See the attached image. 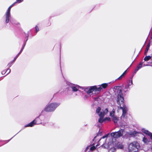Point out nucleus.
<instances>
[{"label": "nucleus", "instance_id": "4c0bfd02", "mask_svg": "<svg viewBox=\"0 0 152 152\" xmlns=\"http://www.w3.org/2000/svg\"><path fill=\"white\" fill-rule=\"evenodd\" d=\"M96 137H95L94 138V140H95V139L96 138Z\"/></svg>", "mask_w": 152, "mask_h": 152}, {"label": "nucleus", "instance_id": "f03ea898", "mask_svg": "<svg viewBox=\"0 0 152 152\" xmlns=\"http://www.w3.org/2000/svg\"><path fill=\"white\" fill-rule=\"evenodd\" d=\"M101 109L99 107H98L96 110V113L98 114L99 117V118L98 120V122L100 123H102L104 121L107 120L108 121H110V119L109 117H106L104 118H103L105 115L107 114L108 112V110L107 108H105L102 110L101 111Z\"/></svg>", "mask_w": 152, "mask_h": 152}, {"label": "nucleus", "instance_id": "c9c22d12", "mask_svg": "<svg viewBox=\"0 0 152 152\" xmlns=\"http://www.w3.org/2000/svg\"><path fill=\"white\" fill-rule=\"evenodd\" d=\"M22 52H20H20H19V53L17 54L18 55V56H19L20 54V53Z\"/></svg>", "mask_w": 152, "mask_h": 152}, {"label": "nucleus", "instance_id": "cd10ccee", "mask_svg": "<svg viewBox=\"0 0 152 152\" xmlns=\"http://www.w3.org/2000/svg\"><path fill=\"white\" fill-rule=\"evenodd\" d=\"M11 72V69H7V71H6V72L7 73V75L8 74H9Z\"/></svg>", "mask_w": 152, "mask_h": 152}, {"label": "nucleus", "instance_id": "e433bc0d", "mask_svg": "<svg viewBox=\"0 0 152 152\" xmlns=\"http://www.w3.org/2000/svg\"><path fill=\"white\" fill-rule=\"evenodd\" d=\"M22 52H20H20H19V53L17 54L18 55V56H19L20 54V53Z\"/></svg>", "mask_w": 152, "mask_h": 152}, {"label": "nucleus", "instance_id": "473e14b6", "mask_svg": "<svg viewBox=\"0 0 152 152\" xmlns=\"http://www.w3.org/2000/svg\"><path fill=\"white\" fill-rule=\"evenodd\" d=\"M25 45H24L22 47L21 50H20V52H22L23 51L24 48V47H25Z\"/></svg>", "mask_w": 152, "mask_h": 152}, {"label": "nucleus", "instance_id": "c85d7f7f", "mask_svg": "<svg viewBox=\"0 0 152 152\" xmlns=\"http://www.w3.org/2000/svg\"><path fill=\"white\" fill-rule=\"evenodd\" d=\"M150 44L148 43V44L147 46L146 47V49H147V50H148V49H149V48L150 47Z\"/></svg>", "mask_w": 152, "mask_h": 152}, {"label": "nucleus", "instance_id": "9b49d317", "mask_svg": "<svg viewBox=\"0 0 152 152\" xmlns=\"http://www.w3.org/2000/svg\"><path fill=\"white\" fill-rule=\"evenodd\" d=\"M142 131L144 133L149 136L150 137L151 139L152 140V133H151L148 130H146L144 128L142 129Z\"/></svg>", "mask_w": 152, "mask_h": 152}, {"label": "nucleus", "instance_id": "20e7f679", "mask_svg": "<svg viewBox=\"0 0 152 152\" xmlns=\"http://www.w3.org/2000/svg\"><path fill=\"white\" fill-rule=\"evenodd\" d=\"M107 134L105 136H103L99 141V143L101 145L102 147L105 148H110L111 145H109V143L110 142V139H107ZM111 146H112L111 145Z\"/></svg>", "mask_w": 152, "mask_h": 152}, {"label": "nucleus", "instance_id": "bb28decb", "mask_svg": "<svg viewBox=\"0 0 152 152\" xmlns=\"http://www.w3.org/2000/svg\"><path fill=\"white\" fill-rule=\"evenodd\" d=\"M35 29L36 32L37 33L39 31V28L37 26H36L35 27Z\"/></svg>", "mask_w": 152, "mask_h": 152}, {"label": "nucleus", "instance_id": "2f4dec72", "mask_svg": "<svg viewBox=\"0 0 152 152\" xmlns=\"http://www.w3.org/2000/svg\"><path fill=\"white\" fill-rule=\"evenodd\" d=\"M6 72V71L5 70H4L1 73L2 75H4L5 73Z\"/></svg>", "mask_w": 152, "mask_h": 152}, {"label": "nucleus", "instance_id": "dca6fc26", "mask_svg": "<svg viewBox=\"0 0 152 152\" xmlns=\"http://www.w3.org/2000/svg\"><path fill=\"white\" fill-rule=\"evenodd\" d=\"M137 133H138V132L136 131H133L129 132V134L132 137H133L135 136Z\"/></svg>", "mask_w": 152, "mask_h": 152}, {"label": "nucleus", "instance_id": "5701e85b", "mask_svg": "<svg viewBox=\"0 0 152 152\" xmlns=\"http://www.w3.org/2000/svg\"><path fill=\"white\" fill-rule=\"evenodd\" d=\"M127 71V70H126L123 73V74L118 78V79H120L122 77L124 76V75L125 74L126 72Z\"/></svg>", "mask_w": 152, "mask_h": 152}, {"label": "nucleus", "instance_id": "1a4fd4ad", "mask_svg": "<svg viewBox=\"0 0 152 152\" xmlns=\"http://www.w3.org/2000/svg\"><path fill=\"white\" fill-rule=\"evenodd\" d=\"M13 5L14 4H13L9 7L5 13V21L7 23H8L9 21L10 18V12L11 9Z\"/></svg>", "mask_w": 152, "mask_h": 152}, {"label": "nucleus", "instance_id": "72a5a7b5", "mask_svg": "<svg viewBox=\"0 0 152 152\" xmlns=\"http://www.w3.org/2000/svg\"><path fill=\"white\" fill-rule=\"evenodd\" d=\"M148 50H147V49H146V50H145V55H146V54L147 53Z\"/></svg>", "mask_w": 152, "mask_h": 152}, {"label": "nucleus", "instance_id": "412c9836", "mask_svg": "<svg viewBox=\"0 0 152 152\" xmlns=\"http://www.w3.org/2000/svg\"><path fill=\"white\" fill-rule=\"evenodd\" d=\"M96 149V147L94 146H90V149L91 151H93Z\"/></svg>", "mask_w": 152, "mask_h": 152}, {"label": "nucleus", "instance_id": "b1692460", "mask_svg": "<svg viewBox=\"0 0 152 152\" xmlns=\"http://www.w3.org/2000/svg\"><path fill=\"white\" fill-rule=\"evenodd\" d=\"M142 62H141L138 65H137V68H138L140 69V68L142 67Z\"/></svg>", "mask_w": 152, "mask_h": 152}, {"label": "nucleus", "instance_id": "39448f33", "mask_svg": "<svg viewBox=\"0 0 152 152\" xmlns=\"http://www.w3.org/2000/svg\"><path fill=\"white\" fill-rule=\"evenodd\" d=\"M60 103L59 102L52 103L48 104L45 107L44 110L48 112L53 111L59 106Z\"/></svg>", "mask_w": 152, "mask_h": 152}, {"label": "nucleus", "instance_id": "7ed1b4c3", "mask_svg": "<svg viewBox=\"0 0 152 152\" xmlns=\"http://www.w3.org/2000/svg\"><path fill=\"white\" fill-rule=\"evenodd\" d=\"M124 132V129H121L118 132L111 133L110 135L109 134H108L107 139H110V142L109 143V145H113L114 140H115V138H117L122 136Z\"/></svg>", "mask_w": 152, "mask_h": 152}, {"label": "nucleus", "instance_id": "f8f14e48", "mask_svg": "<svg viewBox=\"0 0 152 152\" xmlns=\"http://www.w3.org/2000/svg\"><path fill=\"white\" fill-rule=\"evenodd\" d=\"M108 86V83H104L102 84L101 85H98L97 86V88L100 87L101 88L100 90H99V91H101L102 90V88H105L107 87Z\"/></svg>", "mask_w": 152, "mask_h": 152}, {"label": "nucleus", "instance_id": "a211bd4d", "mask_svg": "<svg viewBox=\"0 0 152 152\" xmlns=\"http://www.w3.org/2000/svg\"><path fill=\"white\" fill-rule=\"evenodd\" d=\"M132 80H130L128 83V85L125 87V88H129V86H131L132 84Z\"/></svg>", "mask_w": 152, "mask_h": 152}, {"label": "nucleus", "instance_id": "9d476101", "mask_svg": "<svg viewBox=\"0 0 152 152\" xmlns=\"http://www.w3.org/2000/svg\"><path fill=\"white\" fill-rule=\"evenodd\" d=\"M38 119V118H36L34 120L31 121L30 123L25 126V127H32L36 124H40V122H38L37 120Z\"/></svg>", "mask_w": 152, "mask_h": 152}, {"label": "nucleus", "instance_id": "f704fd0d", "mask_svg": "<svg viewBox=\"0 0 152 152\" xmlns=\"http://www.w3.org/2000/svg\"><path fill=\"white\" fill-rule=\"evenodd\" d=\"M88 149H90V146H88L86 148V151H87Z\"/></svg>", "mask_w": 152, "mask_h": 152}, {"label": "nucleus", "instance_id": "2eb2a0df", "mask_svg": "<svg viewBox=\"0 0 152 152\" xmlns=\"http://www.w3.org/2000/svg\"><path fill=\"white\" fill-rule=\"evenodd\" d=\"M142 141L144 143L146 144H148L150 142L149 140L145 137L143 138Z\"/></svg>", "mask_w": 152, "mask_h": 152}, {"label": "nucleus", "instance_id": "393cba45", "mask_svg": "<svg viewBox=\"0 0 152 152\" xmlns=\"http://www.w3.org/2000/svg\"><path fill=\"white\" fill-rule=\"evenodd\" d=\"M13 62V61H11L8 64V66L9 67H10L12 65L13 62Z\"/></svg>", "mask_w": 152, "mask_h": 152}, {"label": "nucleus", "instance_id": "6e6552de", "mask_svg": "<svg viewBox=\"0 0 152 152\" xmlns=\"http://www.w3.org/2000/svg\"><path fill=\"white\" fill-rule=\"evenodd\" d=\"M67 86H68L67 87H68L71 88L72 89V91L73 92L78 91L80 92V91L79 90V89L81 88V86H80L72 84L71 83H69L68 84Z\"/></svg>", "mask_w": 152, "mask_h": 152}, {"label": "nucleus", "instance_id": "7c9ffc66", "mask_svg": "<svg viewBox=\"0 0 152 152\" xmlns=\"http://www.w3.org/2000/svg\"><path fill=\"white\" fill-rule=\"evenodd\" d=\"M19 56H18V55H17V56H15V57L14 58V60H13V62H15V61L17 58Z\"/></svg>", "mask_w": 152, "mask_h": 152}, {"label": "nucleus", "instance_id": "423d86ee", "mask_svg": "<svg viewBox=\"0 0 152 152\" xmlns=\"http://www.w3.org/2000/svg\"><path fill=\"white\" fill-rule=\"evenodd\" d=\"M140 147L139 143L136 141H134L129 146V152H137Z\"/></svg>", "mask_w": 152, "mask_h": 152}, {"label": "nucleus", "instance_id": "0eeeda50", "mask_svg": "<svg viewBox=\"0 0 152 152\" xmlns=\"http://www.w3.org/2000/svg\"><path fill=\"white\" fill-rule=\"evenodd\" d=\"M101 88L100 87L97 88V86H94L91 87L90 88L88 89V91L87 93L88 94L91 95V94H94V92L99 91Z\"/></svg>", "mask_w": 152, "mask_h": 152}, {"label": "nucleus", "instance_id": "c756f323", "mask_svg": "<svg viewBox=\"0 0 152 152\" xmlns=\"http://www.w3.org/2000/svg\"><path fill=\"white\" fill-rule=\"evenodd\" d=\"M140 69L138 68H137V67L136 68L134 71V73H135L138 70Z\"/></svg>", "mask_w": 152, "mask_h": 152}, {"label": "nucleus", "instance_id": "f3484780", "mask_svg": "<svg viewBox=\"0 0 152 152\" xmlns=\"http://www.w3.org/2000/svg\"><path fill=\"white\" fill-rule=\"evenodd\" d=\"M115 110L113 109L112 111L110 112V116L112 117L115 116Z\"/></svg>", "mask_w": 152, "mask_h": 152}, {"label": "nucleus", "instance_id": "6ab92c4d", "mask_svg": "<svg viewBox=\"0 0 152 152\" xmlns=\"http://www.w3.org/2000/svg\"><path fill=\"white\" fill-rule=\"evenodd\" d=\"M112 119L115 123H117L118 121V118L117 117L115 116L112 117Z\"/></svg>", "mask_w": 152, "mask_h": 152}, {"label": "nucleus", "instance_id": "aec40b11", "mask_svg": "<svg viewBox=\"0 0 152 152\" xmlns=\"http://www.w3.org/2000/svg\"><path fill=\"white\" fill-rule=\"evenodd\" d=\"M151 58V57L150 56H147L144 58L145 61H148Z\"/></svg>", "mask_w": 152, "mask_h": 152}, {"label": "nucleus", "instance_id": "4be33fe9", "mask_svg": "<svg viewBox=\"0 0 152 152\" xmlns=\"http://www.w3.org/2000/svg\"><path fill=\"white\" fill-rule=\"evenodd\" d=\"M117 148L118 149H122L123 148V146L122 144H119L118 145Z\"/></svg>", "mask_w": 152, "mask_h": 152}, {"label": "nucleus", "instance_id": "f257e3e1", "mask_svg": "<svg viewBox=\"0 0 152 152\" xmlns=\"http://www.w3.org/2000/svg\"><path fill=\"white\" fill-rule=\"evenodd\" d=\"M114 89L117 90L118 92V96L117 99V102L118 104L120 106L123 104V107L120 106L118 107V110L122 109V117L124 118L126 115L128 111V109L126 106L124 104V99L123 95L122 93V88L120 86H115L114 87Z\"/></svg>", "mask_w": 152, "mask_h": 152}, {"label": "nucleus", "instance_id": "a878e982", "mask_svg": "<svg viewBox=\"0 0 152 152\" xmlns=\"http://www.w3.org/2000/svg\"><path fill=\"white\" fill-rule=\"evenodd\" d=\"M23 1V0H17V1L15 2L13 4H14V5L15 3H20L21 2H22Z\"/></svg>", "mask_w": 152, "mask_h": 152}, {"label": "nucleus", "instance_id": "4468645a", "mask_svg": "<svg viewBox=\"0 0 152 152\" xmlns=\"http://www.w3.org/2000/svg\"><path fill=\"white\" fill-rule=\"evenodd\" d=\"M114 146V142H113V146H111L110 147H108L107 148H110V151L112 152H115L116 151V149L113 147Z\"/></svg>", "mask_w": 152, "mask_h": 152}, {"label": "nucleus", "instance_id": "ddd939ff", "mask_svg": "<svg viewBox=\"0 0 152 152\" xmlns=\"http://www.w3.org/2000/svg\"><path fill=\"white\" fill-rule=\"evenodd\" d=\"M39 116L37 117V118H38V119L37 120V121L38 122H40V124H42V125H44V126H45V125L46 124V123L47 122H46L47 121V120H46V119H45V120H41V121H40V119L39 118Z\"/></svg>", "mask_w": 152, "mask_h": 152}]
</instances>
